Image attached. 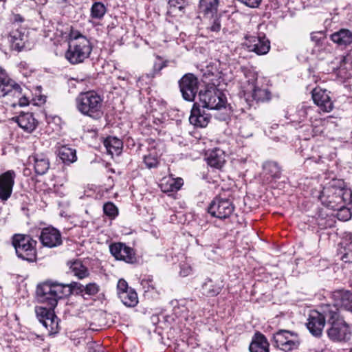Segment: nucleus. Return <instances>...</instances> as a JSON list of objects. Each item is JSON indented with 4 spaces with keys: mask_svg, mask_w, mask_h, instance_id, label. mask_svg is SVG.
<instances>
[{
    "mask_svg": "<svg viewBox=\"0 0 352 352\" xmlns=\"http://www.w3.org/2000/svg\"><path fill=\"white\" fill-rule=\"evenodd\" d=\"M92 51L90 41L78 30L72 29L69 34L68 49L65 52L66 59L73 65L84 62Z\"/></svg>",
    "mask_w": 352,
    "mask_h": 352,
    "instance_id": "obj_1",
    "label": "nucleus"
},
{
    "mask_svg": "<svg viewBox=\"0 0 352 352\" xmlns=\"http://www.w3.org/2000/svg\"><path fill=\"white\" fill-rule=\"evenodd\" d=\"M320 199L322 203L331 210L340 209L344 205L352 202V191L346 188L342 181H338L322 192Z\"/></svg>",
    "mask_w": 352,
    "mask_h": 352,
    "instance_id": "obj_2",
    "label": "nucleus"
},
{
    "mask_svg": "<svg viewBox=\"0 0 352 352\" xmlns=\"http://www.w3.org/2000/svg\"><path fill=\"white\" fill-rule=\"evenodd\" d=\"M326 315L327 323L330 325L327 329L328 338L335 342H348L352 332L349 324L340 316L339 309L332 307L331 310L327 311Z\"/></svg>",
    "mask_w": 352,
    "mask_h": 352,
    "instance_id": "obj_3",
    "label": "nucleus"
},
{
    "mask_svg": "<svg viewBox=\"0 0 352 352\" xmlns=\"http://www.w3.org/2000/svg\"><path fill=\"white\" fill-rule=\"evenodd\" d=\"M75 104L76 109L83 116L97 120L102 115V98L95 91L80 93Z\"/></svg>",
    "mask_w": 352,
    "mask_h": 352,
    "instance_id": "obj_4",
    "label": "nucleus"
},
{
    "mask_svg": "<svg viewBox=\"0 0 352 352\" xmlns=\"http://www.w3.org/2000/svg\"><path fill=\"white\" fill-rule=\"evenodd\" d=\"M12 243L19 258L29 262L36 259L37 243L30 235L15 234Z\"/></svg>",
    "mask_w": 352,
    "mask_h": 352,
    "instance_id": "obj_5",
    "label": "nucleus"
},
{
    "mask_svg": "<svg viewBox=\"0 0 352 352\" xmlns=\"http://www.w3.org/2000/svg\"><path fill=\"white\" fill-rule=\"evenodd\" d=\"M63 285L58 283L46 282L39 285L36 289L38 300L54 308L59 299L64 297Z\"/></svg>",
    "mask_w": 352,
    "mask_h": 352,
    "instance_id": "obj_6",
    "label": "nucleus"
},
{
    "mask_svg": "<svg viewBox=\"0 0 352 352\" xmlns=\"http://www.w3.org/2000/svg\"><path fill=\"white\" fill-rule=\"evenodd\" d=\"M199 102L202 108L219 110L226 108V98L225 95L214 86L206 87L199 92Z\"/></svg>",
    "mask_w": 352,
    "mask_h": 352,
    "instance_id": "obj_7",
    "label": "nucleus"
},
{
    "mask_svg": "<svg viewBox=\"0 0 352 352\" xmlns=\"http://www.w3.org/2000/svg\"><path fill=\"white\" fill-rule=\"evenodd\" d=\"M274 346L281 351L289 352L299 348L301 340L297 332L280 329L273 334Z\"/></svg>",
    "mask_w": 352,
    "mask_h": 352,
    "instance_id": "obj_8",
    "label": "nucleus"
},
{
    "mask_svg": "<svg viewBox=\"0 0 352 352\" xmlns=\"http://www.w3.org/2000/svg\"><path fill=\"white\" fill-rule=\"evenodd\" d=\"M332 307L325 305L322 309V313L318 311H311L307 319V327L309 332L314 336H320L324 329L325 322H327V312L331 310Z\"/></svg>",
    "mask_w": 352,
    "mask_h": 352,
    "instance_id": "obj_9",
    "label": "nucleus"
},
{
    "mask_svg": "<svg viewBox=\"0 0 352 352\" xmlns=\"http://www.w3.org/2000/svg\"><path fill=\"white\" fill-rule=\"evenodd\" d=\"M234 210V206L229 199L221 197L214 198L208 208L211 216L220 219L230 217Z\"/></svg>",
    "mask_w": 352,
    "mask_h": 352,
    "instance_id": "obj_10",
    "label": "nucleus"
},
{
    "mask_svg": "<svg viewBox=\"0 0 352 352\" xmlns=\"http://www.w3.org/2000/svg\"><path fill=\"white\" fill-rule=\"evenodd\" d=\"M179 87L183 98L192 102L198 92L199 80L194 74L188 73L179 80Z\"/></svg>",
    "mask_w": 352,
    "mask_h": 352,
    "instance_id": "obj_11",
    "label": "nucleus"
},
{
    "mask_svg": "<svg viewBox=\"0 0 352 352\" xmlns=\"http://www.w3.org/2000/svg\"><path fill=\"white\" fill-rule=\"evenodd\" d=\"M244 45L249 52H254L257 55H265L270 50V42L265 35L247 36Z\"/></svg>",
    "mask_w": 352,
    "mask_h": 352,
    "instance_id": "obj_12",
    "label": "nucleus"
},
{
    "mask_svg": "<svg viewBox=\"0 0 352 352\" xmlns=\"http://www.w3.org/2000/svg\"><path fill=\"white\" fill-rule=\"evenodd\" d=\"M117 294L122 302L126 307H134L138 303L136 292L129 287L127 282L124 279H120L118 282Z\"/></svg>",
    "mask_w": 352,
    "mask_h": 352,
    "instance_id": "obj_13",
    "label": "nucleus"
},
{
    "mask_svg": "<svg viewBox=\"0 0 352 352\" xmlns=\"http://www.w3.org/2000/svg\"><path fill=\"white\" fill-rule=\"evenodd\" d=\"M111 254L117 260L123 261L127 263H134L136 261L135 254L131 248L122 243H113L109 246Z\"/></svg>",
    "mask_w": 352,
    "mask_h": 352,
    "instance_id": "obj_14",
    "label": "nucleus"
},
{
    "mask_svg": "<svg viewBox=\"0 0 352 352\" xmlns=\"http://www.w3.org/2000/svg\"><path fill=\"white\" fill-rule=\"evenodd\" d=\"M312 98L314 103L324 112H330L333 109L329 92L326 89L316 87L312 91Z\"/></svg>",
    "mask_w": 352,
    "mask_h": 352,
    "instance_id": "obj_15",
    "label": "nucleus"
},
{
    "mask_svg": "<svg viewBox=\"0 0 352 352\" xmlns=\"http://www.w3.org/2000/svg\"><path fill=\"white\" fill-rule=\"evenodd\" d=\"M39 239L43 245L50 248L57 247L62 243L60 232L53 227L43 228L41 232Z\"/></svg>",
    "mask_w": 352,
    "mask_h": 352,
    "instance_id": "obj_16",
    "label": "nucleus"
},
{
    "mask_svg": "<svg viewBox=\"0 0 352 352\" xmlns=\"http://www.w3.org/2000/svg\"><path fill=\"white\" fill-rule=\"evenodd\" d=\"M16 177L12 170H8L0 175V199L7 200L11 195Z\"/></svg>",
    "mask_w": 352,
    "mask_h": 352,
    "instance_id": "obj_17",
    "label": "nucleus"
},
{
    "mask_svg": "<svg viewBox=\"0 0 352 352\" xmlns=\"http://www.w3.org/2000/svg\"><path fill=\"white\" fill-rule=\"evenodd\" d=\"M28 163L38 175H45L50 168V160L44 153H34L28 157Z\"/></svg>",
    "mask_w": 352,
    "mask_h": 352,
    "instance_id": "obj_18",
    "label": "nucleus"
},
{
    "mask_svg": "<svg viewBox=\"0 0 352 352\" xmlns=\"http://www.w3.org/2000/svg\"><path fill=\"white\" fill-rule=\"evenodd\" d=\"M21 87L10 80L5 71L0 67V97L12 94L18 96L21 93Z\"/></svg>",
    "mask_w": 352,
    "mask_h": 352,
    "instance_id": "obj_19",
    "label": "nucleus"
},
{
    "mask_svg": "<svg viewBox=\"0 0 352 352\" xmlns=\"http://www.w3.org/2000/svg\"><path fill=\"white\" fill-rule=\"evenodd\" d=\"M331 298L334 302L333 305L338 309V307H343L346 310L351 307L352 305V292L344 289H337L331 293Z\"/></svg>",
    "mask_w": 352,
    "mask_h": 352,
    "instance_id": "obj_20",
    "label": "nucleus"
},
{
    "mask_svg": "<svg viewBox=\"0 0 352 352\" xmlns=\"http://www.w3.org/2000/svg\"><path fill=\"white\" fill-rule=\"evenodd\" d=\"M25 37V30L21 28L17 22L13 23L9 34V39L12 46L15 49L21 50L23 47Z\"/></svg>",
    "mask_w": 352,
    "mask_h": 352,
    "instance_id": "obj_21",
    "label": "nucleus"
},
{
    "mask_svg": "<svg viewBox=\"0 0 352 352\" xmlns=\"http://www.w3.org/2000/svg\"><path fill=\"white\" fill-rule=\"evenodd\" d=\"M194 104L189 117V122L195 126L206 127L210 119V116L205 112L204 109L197 107Z\"/></svg>",
    "mask_w": 352,
    "mask_h": 352,
    "instance_id": "obj_22",
    "label": "nucleus"
},
{
    "mask_svg": "<svg viewBox=\"0 0 352 352\" xmlns=\"http://www.w3.org/2000/svg\"><path fill=\"white\" fill-rule=\"evenodd\" d=\"M206 155L207 163L211 167L220 169L226 162L225 153L219 148H215L209 151Z\"/></svg>",
    "mask_w": 352,
    "mask_h": 352,
    "instance_id": "obj_23",
    "label": "nucleus"
},
{
    "mask_svg": "<svg viewBox=\"0 0 352 352\" xmlns=\"http://www.w3.org/2000/svg\"><path fill=\"white\" fill-rule=\"evenodd\" d=\"M331 41L340 47H345L352 44V31L340 29L331 35Z\"/></svg>",
    "mask_w": 352,
    "mask_h": 352,
    "instance_id": "obj_24",
    "label": "nucleus"
},
{
    "mask_svg": "<svg viewBox=\"0 0 352 352\" xmlns=\"http://www.w3.org/2000/svg\"><path fill=\"white\" fill-rule=\"evenodd\" d=\"M251 89L244 90L245 97L251 96L252 100L257 102H265L270 99L271 94L267 89L261 88L257 85H252Z\"/></svg>",
    "mask_w": 352,
    "mask_h": 352,
    "instance_id": "obj_25",
    "label": "nucleus"
},
{
    "mask_svg": "<svg viewBox=\"0 0 352 352\" xmlns=\"http://www.w3.org/2000/svg\"><path fill=\"white\" fill-rule=\"evenodd\" d=\"M250 352H269V343L261 333H256L249 347Z\"/></svg>",
    "mask_w": 352,
    "mask_h": 352,
    "instance_id": "obj_26",
    "label": "nucleus"
},
{
    "mask_svg": "<svg viewBox=\"0 0 352 352\" xmlns=\"http://www.w3.org/2000/svg\"><path fill=\"white\" fill-rule=\"evenodd\" d=\"M15 120L18 125L28 132H32L36 126V121L30 113H22Z\"/></svg>",
    "mask_w": 352,
    "mask_h": 352,
    "instance_id": "obj_27",
    "label": "nucleus"
},
{
    "mask_svg": "<svg viewBox=\"0 0 352 352\" xmlns=\"http://www.w3.org/2000/svg\"><path fill=\"white\" fill-rule=\"evenodd\" d=\"M339 250L341 259L344 263H352V234H347L342 242Z\"/></svg>",
    "mask_w": 352,
    "mask_h": 352,
    "instance_id": "obj_28",
    "label": "nucleus"
},
{
    "mask_svg": "<svg viewBox=\"0 0 352 352\" xmlns=\"http://www.w3.org/2000/svg\"><path fill=\"white\" fill-rule=\"evenodd\" d=\"M223 287L221 280H214L208 278L202 285L203 292L208 296H215L218 295Z\"/></svg>",
    "mask_w": 352,
    "mask_h": 352,
    "instance_id": "obj_29",
    "label": "nucleus"
},
{
    "mask_svg": "<svg viewBox=\"0 0 352 352\" xmlns=\"http://www.w3.org/2000/svg\"><path fill=\"white\" fill-rule=\"evenodd\" d=\"M168 14L173 16L182 15L188 6L187 0H168Z\"/></svg>",
    "mask_w": 352,
    "mask_h": 352,
    "instance_id": "obj_30",
    "label": "nucleus"
},
{
    "mask_svg": "<svg viewBox=\"0 0 352 352\" xmlns=\"http://www.w3.org/2000/svg\"><path fill=\"white\" fill-rule=\"evenodd\" d=\"M104 145L111 155H119L122 148V142L116 137H108L104 141Z\"/></svg>",
    "mask_w": 352,
    "mask_h": 352,
    "instance_id": "obj_31",
    "label": "nucleus"
},
{
    "mask_svg": "<svg viewBox=\"0 0 352 352\" xmlns=\"http://www.w3.org/2000/svg\"><path fill=\"white\" fill-rule=\"evenodd\" d=\"M69 265L70 272L78 278L82 279L89 276L88 269L82 264V261H74L70 262Z\"/></svg>",
    "mask_w": 352,
    "mask_h": 352,
    "instance_id": "obj_32",
    "label": "nucleus"
},
{
    "mask_svg": "<svg viewBox=\"0 0 352 352\" xmlns=\"http://www.w3.org/2000/svg\"><path fill=\"white\" fill-rule=\"evenodd\" d=\"M50 333H55L58 328V319L55 315L54 309L48 314L47 318L41 322Z\"/></svg>",
    "mask_w": 352,
    "mask_h": 352,
    "instance_id": "obj_33",
    "label": "nucleus"
},
{
    "mask_svg": "<svg viewBox=\"0 0 352 352\" xmlns=\"http://www.w3.org/2000/svg\"><path fill=\"white\" fill-rule=\"evenodd\" d=\"M58 156L64 163H72L76 160V150L65 146H61L58 151Z\"/></svg>",
    "mask_w": 352,
    "mask_h": 352,
    "instance_id": "obj_34",
    "label": "nucleus"
},
{
    "mask_svg": "<svg viewBox=\"0 0 352 352\" xmlns=\"http://www.w3.org/2000/svg\"><path fill=\"white\" fill-rule=\"evenodd\" d=\"M218 0H200L199 11L204 14H213L217 10Z\"/></svg>",
    "mask_w": 352,
    "mask_h": 352,
    "instance_id": "obj_35",
    "label": "nucleus"
},
{
    "mask_svg": "<svg viewBox=\"0 0 352 352\" xmlns=\"http://www.w3.org/2000/svg\"><path fill=\"white\" fill-rule=\"evenodd\" d=\"M63 294L64 296H69L72 294H83L84 293V285L78 283V282H72L69 284H63Z\"/></svg>",
    "mask_w": 352,
    "mask_h": 352,
    "instance_id": "obj_36",
    "label": "nucleus"
},
{
    "mask_svg": "<svg viewBox=\"0 0 352 352\" xmlns=\"http://www.w3.org/2000/svg\"><path fill=\"white\" fill-rule=\"evenodd\" d=\"M265 173L272 178H279L280 176V168L278 164L274 162H268L264 164Z\"/></svg>",
    "mask_w": 352,
    "mask_h": 352,
    "instance_id": "obj_37",
    "label": "nucleus"
},
{
    "mask_svg": "<svg viewBox=\"0 0 352 352\" xmlns=\"http://www.w3.org/2000/svg\"><path fill=\"white\" fill-rule=\"evenodd\" d=\"M106 8L101 2H95L91 8V16L93 19H101L106 13Z\"/></svg>",
    "mask_w": 352,
    "mask_h": 352,
    "instance_id": "obj_38",
    "label": "nucleus"
},
{
    "mask_svg": "<svg viewBox=\"0 0 352 352\" xmlns=\"http://www.w3.org/2000/svg\"><path fill=\"white\" fill-rule=\"evenodd\" d=\"M243 74L245 82L248 84L247 87H244V90H247L248 89L250 90L253 87L252 85H257V74L255 72L251 69H244Z\"/></svg>",
    "mask_w": 352,
    "mask_h": 352,
    "instance_id": "obj_39",
    "label": "nucleus"
},
{
    "mask_svg": "<svg viewBox=\"0 0 352 352\" xmlns=\"http://www.w3.org/2000/svg\"><path fill=\"white\" fill-rule=\"evenodd\" d=\"M166 184L169 186L168 188H165L164 191H177L179 190L184 184L183 179L181 177L177 178H169Z\"/></svg>",
    "mask_w": 352,
    "mask_h": 352,
    "instance_id": "obj_40",
    "label": "nucleus"
},
{
    "mask_svg": "<svg viewBox=\"0 0 352 352\" xmlns=\"http://www.w3.org/2000/svg\"><path fill=\"white\" fill-rule=\"evenodd\" d=\"M104 213L111 219H114L118 214V208L111 202H107L103 206Z\"/></svg>",
    "mask_w": 352,
    "mask_h": 352,
    "instance_id": "obj_41",
    "label": "nucleus"
},
{
    "mask_svg": "<svg viewBox=\"0 0 352 352\" xmlns=\"http://www.w3.org/2000/svg\"><path fill=\"white\" fill-rule=\"evenodd\" d=\"M346 205H344V207L340 209H335L334 210L337 211L336 216L338 219L340 221H346L351 219V213L346 206Z\"/></svg>",
    "mask_w": 352,
    "mask_h": 352,
    "instance_id": "obj_42",
    "label": "nucleus"
},
{
    "mask_svg": "<svg viewBox=\"0 0 352 352\" xmlns=\"http://www.w3.org/2000/svg\"><path fill=\"white\" fill-rule=\"evenodd\" d=\"M53 309L54 308H52L51 307H50V308H45L41 306L36 307L35 313L40 322H42L45 318L47 317L48 314L50 313Z\"/></svg>",
    "mask_w": 352,
    "mask_h": 352,
    "instance_id": "obj_43",
    "label": "nucleus"
},
{
    "mask_svg": "<svg viewBox=\"0 0 352 352\" xmlns=\"http://www.w3.org/2000/svg\"><path fill=\"white\" fill-rule=\"evenodd\" d=\"M144 162L148 168L157 167L159 163L157 157L151 153L144 156Z\"/></svg>",
    "mask_w": 352,
    "mask_h": 352,
    "instance_id": "obj_44",
    "label": "nucleus"
},
{
    "mask_svg": "<svg viewBox=\"0 0 352 352\" xmlns=\"http://www.w3.org/2000/svg\"><path fill=\"white\" fill-rule=\"evenodd\" d=\"M98 291V286L96 283H89L86 286H84V292L85 294L89 296L95 295Z\"/></svg>",
    "mask_w": 352,
    "mask_h": 352,
    "instance_id": "obj_45",
    "label": "nucleus"
},
{
    "mask_svg": "<svg viewBox=\"0 0 352 352\" xmlns=\"http://www.w3.org/2000/svg\"><path fill=\"white\" fill-rule=\"evenodd\" d=\"M241 3L252 8H258L262 0H238Z\"/></svg>",
    "mask_w": 352,
    "mask_h": 352,
    "instance_id": "obj_46",
    "label": "nucleus"
},
{
    "mask_svg": "<svg viewBox=\"0 0 352 352\" xmlns=\"http://www.w3.org/2000/svg\"><path fill=\"white\" fill-rule=\"evenodd\" d=\"M192 272L191 267L188 264H183L181 265L180 275L183 277H186L190 275Z\"/></svg>",
    "mask_w": 352,
    "mask_h": 352,
    "instance_id": "obj_47",
    "label": "nucleus"
},
{
    "mask_svg": "<svg viewBox=\"0 0 352 352\" xmlns=\"http://www.w3.org/2000/svg\"><path fill=\"white\" fill-rule=\"evenodd\" d=\"M21 91V89H20ZM8 95L13 96L14 97L19 98V103L18 104L21 107H25L27 106L29 103L28 99L25 96H21V92L20 93V95L18 96L17 95H14L12 94H9Z\"/></svg>",
    "mask_w": 352,
    "mask_h": 352,
    "instance_id": "obj_48",
    "label": "nucleus"
},
{
    "mask_svg": "<svg viewBox=\"0 0 352 352\" xmlns=\"http://www.w3.org/2000/svg\"><path fill=\"white\" fill-rule=\"evenodd\" d=\"M239 133L243 138H249L252 136V131L251 129H247L245 126H240Z\"/></svg>",
    "mask_w": 352,
    "mask_h": 352,
    "instance_id": "obj_49",
    "label": "nucleus"
},
{
    "mask_svg": "<svg viewBox=\"0 0 352 352\" xmlns=\"http://www.w3.org/2000/svg\"><path fill=\"white\" fill-rule=\"evenodd\" d=\"M311 40L317 43L322 42L324 40V36L322 32H318L311 35Z\"/></svg>",
    "mask_w": 352,
    "mask_h": 352,
    "instance_id": "obj_50",
    "label": "nucleus"
},
{
    "mask_svg": "<svg viewBox=\"0 0 352 352\" xmlns=\"http://www.w3.org/2000/svg\"><path fill=\"white\" fill-rule=\"evenodd\" d=\"M221 29V23L219 19H214L212 25L210 26V30L212 32H217Z\"/></svg>",
    "mask_w": 352,
    "mask_h": 352,
    "instance_id": "obj_51",
    "label": "nucleus"
},
{
    "mask_svg": "<svg viewBox=\"0 0 352 352\" xmlns=\"http://www.w3.org/2000/svg\"><path fill=\"white\" fill-rule=\"evenodd\" d=\"M18 20L20 21H22L21 18L19 16H17L15 17V21H17Z\"/></svg>",
    "mask_w": 352,
    "mask_h": 352,
    "instance_id": "obj_52",
    "label": "nucleus"
},
{
    "mask_svg": "<svg viewBox=\"0 0 352 352\" xmlns=\"http://www.w3.org/2000/svg\"><path fill=\"white\" fill-rule=\"evenodd\" d=\"M346 310L349 311L350 312L352 313V304H351V307H349Z\"/></svg>",
    "mask_w": 352,
    "mask_h": 352,
    "instance_id": "obj_53",
    "label": "nucleus"
},
{
    "mask_svg": "<svg viewBox=\"0 0 352 352\" xmlns=\"http://www.w3.org/2000/svg\"><path fill=\"white\" fill-rule=\"evenodd\" d=\"M118 78H120V79H122V80H125V78H125V77H121V76H119V77H118Z\"/></svg>",
    "mask_w": 352,
    "mask_h": 352,
    "instance_id": "obj_54",
    "label": "nucleus"
},
{
    "mask_svg": "<svg viewBox=\"0 0 352 352\" xmlns=\"http://www.w3.org/2000/svg\"><path fill=\"white\" fill-rule=\"evenodd\" d=\"M143 77H144V76L140 77V78L138 79V81L142 80Z\"/></svg>",
    "mask_w": 352,
    "mask_h": 352,
    "instance_id": "obj_55",
    "label": "nucleus"
}]
</instances>
